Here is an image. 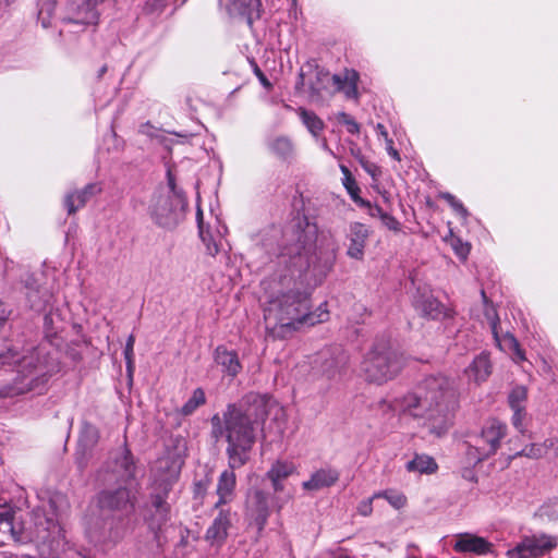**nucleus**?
Returning <instances> with one entry per match:
<instances>
[{"label": "nucleus", "mask_w": 558, "mask_h": 558, "mask_svg": "<svg viewBox=\"0 0 558 558\" xmlns=\"http://www.w3.org/2000/svg\"><path fill=\"white\" fill-rule=\"evenodd\" d=\"M339 480V472L332 468H323L314 471L307 481L302 483L306 492H318L335 485Z\"/></svg>", "instance_id": "obj_11"}, {"label": "nucleus", "mask_w": 558, "mask_h": 558, "mask_svg": "<svg viewBox=\"0 0 558 558\" xmlns=\"http://www.w3.org/2000/svg\"><path fill=\"white\" fill-rule=\"evenodd\" d=\"M375 498L369 497L367 499L362 500L356 508L359 514L363 517H369L373 513V500Z\"/></svg>", "instance_id": "obj_42"}, {"label": "nucleus", "mask_w": 558, "mask_h": 558, "mask_svg": "<svg viewBox=\"0 0 558 558\" xmlns=\"http://www.w3.org/2000/svg\"><path fill=\"white\" fill-rule=\"evenodd\" d=\"M101 191L98 184L92 183L83 190L69 194L65 197V206L69 214H74L78 208L83 207L87 199Z\"/></svg>", "instance_id": "obj_18"}, {"label": "nucleus", "mask_w": 558, "mask_h": 558, "mask_svg": "<svg viewBox=\"0 0 558 558\" xmlns=\"http://www.w3.org/2000/svg\"><path fill=\"white\" fill-rule=\"evenodd\" d=\"M8 315H9V313H8L7 308L2 304H0V328L3 326L4 322L7 320Z\"/></svg>", "instance_id": "obj_48"}, {"label": "nucleus", "mask_w": 558, "mask_h": 558, "mask_svg": "<svg viewBox=\"0 0 558 558\" xmlns=\"http://www.w3.org/2000/svg\"><path fill=\"white\" fill-rule=\"evenodd\" d=\"M181 201L172 195H160L153 199L149 207L151 218L161 227L170 228L178 223Z\"/></svg>", "instance_id": "obj_7"}, {"label": "nucleus", "mask_w": 558, "mask_h": 558, "mask_svg": "<svg viewBox=\"0 0 558 558\" xmlns=\"http://www.w3.org/2000/svg\"><path fill=\"white\" fill-rule=\"evenodd\" d=\"M270 149L279 157L287 158L293 153V145L287 137H278L270 144Z\"/></svg>", "instance_id": "obj_28"}, {"label": "nucleus", "mask_w": 558, "mask_h": 558, "mask_svg": "<svg viewBox=\"0 0 558 558\" xmlns=\"http://www.w3.org/2000/svg\"><path fill=\"white\" fill-rule=\"evenodd\" d=\"M469 380L481 384L490 376L492 363L488 354L481 353L474 357L472 363L464 371Z\"/></svg>", "instance_id": "obj_14"}, {"label": "nucleus", "mask_w": 558, "mask_h": 558, "mask_svg": "<svg viewBox=\"0 0 558 558\" xmlns=\"http://www.w3.org/2000/svg\"><path fill=\"white\" fill-rule=\"evenodd\" d=\"M133 497L131 487H121L112 492H104L100 496V504L110 509H124L131 504Z\"/></svg>", "instance_id": "obj_15"}, {"label": "nucleus", "mask_w": 558, "mask_h": 558, "mask_svg": "<svg viewBox=\"0 0 558 558\" xmlns=\"http://www.w3.org/2000/svg\"><path fill=\"white\" fill-rule=\"evenodd\" d=\"M232 7L240 14L245 15L251 24L254 17L259 16L262 2L260 0H232Z\"/></svg>", "instance_id": "obj_23"}, {"label": "nucleus", "mask_w": 558, "mask_h": 558, "mask_svg": "<svg viewBox=\"0 0 558 558\" xmlns=\"http://www.w3.org/2000/svg\"><path fill=\"white\" fill-rule=\"evenodd\" d=\"M231 526V514L222 511L214 520L213 524L206 532V539L211 544H221L228 536V531Z\"/></svg>", "instance_id": "obj_16"}, {"label": "nucleus", "mask_w": 558, "mask_h": 558, "mask_svg": "<svg viewBox=\"0 0 558 558\" xmlns=\"http://www.w3.org/2000/svg\"><path fill=\"white\" fill-rule=\"evenodd\" d=\"M417 307L428 317L436 318L440 313V304L438 301L428 296L417 304Z\"/></svg>", "instance_id": "obj_32"}, {"label": "nucleus", "mask_w": 558, "mask_h": 558, "mask_svg": "<svg viewBox=\"0 0 558 558\" xmlns=\"http://www.w3.org/2000/svg\"><path fill=\"white\" fill-rule=\"evenodd\" d=\"M332 81L338 90L344 93L348 98L357 97L359 74L354 70H345L342 75H333Z\"/></svg>", "instance_id": "obj_19"}, {"label": "nucleus", "mask_w": 558, "mask_h": 558, "mask_svg": "<svg viewBox=\"0 0 558 558\" xmlns=\"http://www.w3.org/2000/svg\"><path fill=\"white\" fill-rule=\"evenodd\" d=\"M154 506L156 507L157 510H161L163 512L167 511V508L165 507V500H163V497L160 496V495H157L155 498H154Z\"/></svg>", "instance_id": "obj_46"}, {"label": "nucleus", "mask_w": 558, "mask_h": 558, "mask_svg": "<svg viewBox=\"0 0 558 558\" xmlns=\"http://www.w3.org/2000/svg\"><path fill=\"white\" fill-rule=\"evenodd\" d=\"M35 524L36 532L34 538L36 541H45L47 538L48 532L57 527V524L53 519L43 520L39 515H37V521Z\"/></svg>", "instance_id": "obj_30"}, {"label": "nucleus", "mask_w": 558, "mask_h": 558, "mask_svg": "<svg viewBox=\"0 0 558 558\" xmlns=\"http://www.w3.org/2000/svg\"><path fill=\"white\" fill-rule=\"evenodd\" d=\"M373 498H384L397 510L404 508L408 501L407 496L403 493L395 489H386L375 493Z\"/></svg>", "instance_id": "obj_27"}, {"label": "nucleus", "mask_w": 558, "mask_h": 558, "mask_svg": "<svg viewBox=\"0 0 558 558\" xmlns=\"http://www.w3.org/2000/svg\"><path fill=\"white\" fill-rule=\"evenodd\" d=\"M247 515L251 524H254L258 532L265 527L269 517L268 497L263 490H256L247 501Z\"/></svg>", "instance_id": "obj_9"}, {"label": "nucleus", "mask_w": 558, "mask_h": 558, "mask_svg": "<svg viewBox=\"0 0 558 558\" xmlns=\"http://www.w3.org/2000/svg\"><path fill=\"white\" fill-rule=\"evenodd\" d=\"M323 148H324L325 150H328L329 153H332V151L329 149V147H328V145H327V142H326V141H324V143H323Z\"/></svg>", "instance_id": "obj_59"}, {"label": "nucleus", "mask_w": 558, "mask_h": 558, "mask_svg": "<svg viewBox=\"0 0 558 558\" xmlns=\"http://www.w3.org/2000/svg\"><path fill=\"white\" fill-rule=\"evenodd\" d=\"M361 165L362 167L364 168V170L369 174L372 175L373 179H376L379 174H380V169L378 166H376L375 163H369V162H366V161H361Z\"/></svg>", "instance_id": "obj_45"}, {"label": "nucleus", "mask_w": 558, "mask_h": 558, "mask_svg": "<svg viewBox=\"0 0 558 558\" xmlns=\"http://www.w3.org/2000/svg\"><path fill=\"white\" fill-rule=\"evenodd\" d=\"M233 470L234 469L222 472L219 477L217 485V494L219 496L218 505L226 504L231 500L235 487V474Z\"/></svg>", "instance_id": "obj_21"}, {"label": "nucleus", "mask_w": 558, "mask_h": 558, "mask_svg": "<svg viewBox=\"0 0 558 558\" xmlns=\"http://www.w3.org/2000/svg\"><path fill=\"white\" fill-rule=\"evenodd\" d=\"M543 454V451L542 449H537V453H534L535 457H541Z\"/></svg>", "instance_id": "obj_60"}, {"label": "nucleus", "mask_w": 558, "mask_h": 558, "mask_svg": "<svg viewBox=\"0 0 558 558\" xmlns=\"http://www.w3.org/2000/svg\"><path fill=\"white\" fill-rule=\"evenodd\" d=\"M350 196L352 197V199L359 205V206H363L366 204V201L361 198L359 196V192H353V193H349Z\"/></svg>", "instance_id": "obj_49"}, {"label": "nucleus", "mask_w": 558, "mask_h": 558, "mask_svg": "<svg viewBox=\"0 0 558 558\" xmlns=\"http://www.w3.org/2000/svg\"><path fill=\"white\" fill-rule=\"evenodd\" d=\"M486 317L490 325L498 348L501 351L508 353L514 363H521L525 361L524 351L521 349L520 343L518 342L513 335L507 332L502 336H499L497 330L498 317L493 307L487 308Z\"/></svg>", "instance_id": "obj_8"}, {"label": "nucleus", "mask_w": 558, "mask_h": 558, "mask_svg": "<svg viewBox=\"0 0 558 558\" xmlns=\"http://www.w3.org/2000/svg\"><path fill=\"white\" fill-rule=\"evenodd\" d=\"M400 356L386 345H376L366 353L361 363V374L369 383L384 384L401 369Z\"/></svg>", "instance_id": "obj_4"}, {"label": "nucleus", "mask_w": 558, "mask_h": 558, "mask_svg": "<svg viewBox=\"0 0 558 558\" xmlns=\"http://www.w3.org/2000/svg\"><path fill=\"white\" fill-rule=\"evenodd\" d=\"M214 357L215 362L222 367V371L228 376H236L242 368L238 354L234 351H229L223 347H218L215 350Z\"/></svg>", "instance_id": "obj_17"}, {"label": "nucleus", "mask_w": 558, "mask_h": 558, "mask_svg": "<svg viewBox=\"0 0 558 558\" xmlns=\"http://www.w3.org/2000/svg\"><path fill=\"white\" fill-rule=\"evenodd\" d=\"M377 130H378L379 134L385 138V141L390 140L388 137V133L383 124H377Z\"/></svg>", "instance_id": "obj_50"}, {"label": "nucleus", "mask_w": 558, "mask_h": 558, "mask_svg": "<svg viewBox=\"0 0 558 558\" xmlns=\"http://www.w3.org/2000/svg\"><path fill=\"white\" fill-rule=\"evenodd\" d=\"M307 307V300L301 293L276 290L264 302L266 328L283 337L300 328L301 312Z\"/></svg>", "instance_id": "obj_3"}, {"label": "nucleus", "mask_w": 558, "mask_h": 558, "mask_svg": "<svg viewBox=\"0 0 558 558\" xmlns=\"http://www.w3.org/2000/svg\"><path fill=\"white\" fill-rule=\"evenodd\" d=\"M206 402V395L205 391L202 388H196L193 390L191 397L187 399V401L183 404L180 412L181 414L187 416L193 414L197 408L205 404Z\"/></svg>", "instance_id": "obj_26"}, {"label": "nucleus", "mask_w": 558, "mask_h": 558, "mask_svg": "<svg viewBox=\"0 0 558 558\" xmlns=\"http://www.w3.org/2000/svg\"><path fill=\"white\" fill-rule=\"evenodd\" d=\"M9 541L24 542L25 538L16 534L12 519L8 514L0 513V545H4Z\"/></svg>", "instance_id": "obj_22"}, {"label": "nucleus", "mask_w": 558, "mask_h": 558, "mask_svg": "<svg viewBox=\"0 0 558 558\" xmlns=\"http://www.w3.org/2000/svg\"><path fill=\"white\" fill-rule=\"evenodd\" d=\"M76 21L83 24H96L98 21V13L94 10V8L87 5L84 15L78 13Z\"/></svg>", "instance_id": "obj_41"}, {"label": "nucleus", "mask_w": 558, "mask_h": 558, "mask_svg": "<svg viewBox=\"0 0 558 558\" xmlns=\"http://www.w3.org/2000/svg\"><path fill=\"white\" fill-rule=\"evenodd\" d=\"M53 8H54V0H46L44 3H41L39 12H38V16H39V20L44 27L49 26L50 23H49L48 17L52 13Z\"/></svg>", "instance_id": "obj_37"}, {"label": "nucleus", "mask_w": 558, "mask_h": 558, "mask_svg": "<svg viewBox=\"0 0 558 558\" xmlns=\"http://www.w3.org/2000/svg\"><path fill=\"white\" fill-rule=\"evenodd\" d=\"M32 389H33V385L32 384H27V387L26 388H21L20 392H25V391H28V390H32Z\"/></svg>", "instance_id": "obj_57"}, {"label": "nucleus", "mask_w": 558, "mask_h": 558, "mask_svg": "<svg viewBox=\"0 0 558 558\" xmlns=\"http://www.w3.org/2000/svg\"><path fill=\"white\" fill-rule=\"evenodd\" d=\"M98 429L89 423H84L81 430L80 444L85 447H93L98 441Z\"/></svg>", "instance_id": "obj_29"}, {"label": "nucleus", "mask_w": 558, "mask_h": 558, "mask_svg": "<svg viewBox=\"0 0 558 558\" xmlns=\"http://www.w3.org/2000/svg\"><path fill=\"white\" fill-rule=\"evenodd\" d=\"M557 546V539L547 534L524 537L514 547L507 550L508 558H536L544 556Z\"/></svg>", "instance_id": "obj_6"}, {"label": "nucleus", "mask_w": 558, "mask_h": 558, "mask_svg": "<svg viewBox=\"0 0 558 558\" xmlns=\"http://www.w3.org/2000/svg\"><path fill=\"white\" fill-rule=\"evenodd\" d=\"M298 474V466L288 460H277L266 473V477L271 482L276 493L284 489L283 481L289 476Z\"/></svg>", "instance_id": "obj_12"}, {"label": "nucleus", "mask_w": 558, "mask_h": 558, "mask_svg": "<svg viewBox=\"0 0 558 558\" xmlns=\"http://www.w3.org/2000/svg\"><path fill=\"white\" fill-rule=\"evenodd\" d=\"M333 558H355V557H352V556L348 555L345 551L341 550V551L337 553Z\"/></svg>", "instance_id": "obj_54"}, {"label": "nucleus", "mask_w": 558, "mask_h": 558, "mask_svg": "<svg viewBox=\"0 0 558 558\" xmlns=\"http://www.w3.org/2000/svg\"><path fill=\"white\" fill-rule=\"evenodd\" d=\"M258 76H259V80L262 82V84L266 87H270V84L269 82L267 81V78L262 74V73H258Z\"/></svg>", "instance_id": "obj_55"}, {"label": "nucleus", "mask_w": 558, "mask_h": 558, "mask_svg": "<svg viewBox=\"0 0 558 558\" xmlns=\"http://www.w3.org/2000/svg\"><path fill=\"white\" fill-rule=\"evenodd\" d=\"M453 397L448 378L429 377L405 398V408L413 416L425 418L432 433L440 435L450 424L449 404Z\"/></svg>", "instance_id": "obj_1"}, {"label": "nucleus", "mask_w": 558, "mask_h": 558, "mask_svg": "<svg viewBox=\"0 0 558 558\" xmlns=\"http://www.w3.org/2000/svg\"><path fill=\"white\" fill-rule=\"evenodd\" d=\"M506 435V425L492 420L484 426L478 444L468 451V463L476 464L487 457L494 454L499 448L500 440Z\"/></svg>", "instance_id": "obj_5"}, {"label": "nucleus", "mask_w": 558, "mask_h": 558, "mask_svg": "<svg viewBox=\"0 0 558 558\" xmlns=\"http://www.w3.org/2000/svg\"><path fill=\"white\" fill-rule=\"evenodd\" d=\"M449 243L460 258H466L470 253V244L468 242H463L461 239L451 235Z\"/></svg>", "instance_id": "obj_35"}, {"label": "nucleus", "mask_w": 558, "mask_h": 558, "mask_svg": "<svg viewBox=\"0 0 558 558\" xmlns=\"http://www.w3.org/2000/svg\"><path fill=\"white\" fill-rule=\"evenodd\" d=\"M170 485V482L169 481H166L163 484H160V486H162V490L166 493V490L168 489Z\"/></svg>", "instance_id": "obj_58"}, {"label": "nucleus", "mask_w": 558, "mask_h": 558, "mask_svg": "<svg viewBox=\"0 0 558 558\" xmlns=\"http://www.w3.org/2000/svg\"><path fill=\"white\" fill-rule=\"evenodd\" d=\"M276 414L280 415L282 418L284 417V412L281 408L275 405Z\"/></svg>", "instance_id": "obj_56"}, {"label": "nucleus", "mask_w": 558, "mask_h": 558, "mask_svg": "<svg viewBox=\"0 0 558 558\" xmlns=\"http://www.w3.org/2000/svg\"><path fill=\"white\" fill-rule=\"evenodd\" d=\"M340 170L343 174L342 184L348 191V193L360 192L356 181L353 178L350 170L348 169V167H345L344 165H340Z\"/></svg>", "instance_id": "obj_36"}, {"label": "nucleus", "mask_w": 558, "mask_h": 558, "mask_svg": "<svg viewBox=\"0 0 558 558\" xmlns=\"http://www.w3.org/2000/svg\"><path fill=\"white\" fill-rule=\"evenodd\" d=\"M512 425L519 430L524 432V418H525V408H517L512 409Z\"/></svg>", "instance_id": "obj_40"}, {"label": "nucleus", "mask_w": 558, "mask_h": 558, "mask_svg": "<svg viewBox=\"0 0 558 558\" xmlns=\"http://www.w3.org/2000/svg\"><path fill=\"white\" fill-rule=\"evenodd\" d=\"M32 361H33V357H29V359H27V357H23V360H22V361H17V362H19V363L21 364V366L24 368V367H26V366L31 365V364H32Z\"/></svg>", "instance_id": "obj_53"}, {"label": "nucleus", "mask_w": 558, "mask_h": 558, "mask_svg": "<svg viewBox=\"0 0 558 558\" xmlns=\"http://www.w3.org/2000/svg\"><path fill=\"white\" fill-rule=\"evenodd\" d=\"M298 113L303 124L313 136L317 137L323 132L325 126L324 122L314 112L299 108Z\"/></svg>", "instance_id": "obj_24"}, {"label": "nucleus", "mask_w": 558, "mask_h": 558, "mask_svg": "<svg viewBox=\"0 0 558 558\" xmlns=\"http://www.w3.org/2000/svg\"><path fill=\"white\" fill-rule=\"evenodd\" d=\"M527 398V390L523 386H518L512 389L509 395V405L511 409L525 408V401Z\"/></svg>", "instance_id": "obj_31"}, {"label": "nucleus", "mask_w": 558, "mask_h": 558, "mask_svg": "<svg viewBox=\"0 0 558 558\" xmlns=\"http://www.w3.org/2000/svg\"><path fill=\"white\" fill-rule=\"evenodd\" d=\"M307 310H302L300 327L302 325L314 326L319 323H324L329 318V312L327 304H320L313 313H306Z\"/></svg>", "instance_id": "obj_25"}, {"label": "nucleus", "mask_w": 558, "mask_h": 558, "mask_svg": "<svg viewBox=\"0 0 558 558\" xmlns=\"http://www.w3.org/2000/svg\"><path fill=\"white\" fill-rule=\"evenodd\" d=\"M369 231L366 226L354 222L350 227V245L348 247V255L355 259H362L364 255V247L368 238Z\"/></svg>", "instance_id": "obj_13"}, {"label": "nucleus", "mask_w": 558, "mask_h": 558, "mask_svg": "<svg viewBox=\"0 0 558 558\" xmlns=\"http://www.w3.org/2000/svg\"><path fill=\"white\" fill-rule=\"evenodd\" d=\"M452 547L460 554L485 555L492 550V544L486 538L472 533L457 534Z\"/></svg>", "instance_id": "obj_10"}, {"label": "nucleus", "mask_w": 558, "mask_h": 558, "mask_svg": "<svg viewBox=\"0 0 558 558\" xmlns=\"http://www.w3.org/2000/svg\"><path fill=\"white\" fill-rule=\"evenodd\" d=\"M362 207L367 209V214L373 218H379L384 216L385 211L377 205L371 204L368 201H366V204Z\"/></svg>", "instance_id": "obj_44"}, {"label": "nucleus", "mask_w": 558, "mask_h": 558, "mask_svg": "<svg viewBox=\"0 0 558 558\" xmlns=\"http://www.w3.org/2000/svg\"><path fill=\"white\" fill-rule=\"evenodd\" d=\"M207 250H208L209 254L216 255L218 253V251H219V247H218V245L216 243H214L213 245L208 244L207 245Z\"/></svg>", "instance_id": "obj_52"}, {"label": "nucleus", "mask_w": 558, "mask_h": 558, "mask_svg": "<svg viewBox=\"0 0 558 558\" xmlns=\"http://www.w3.org/2000/svg\"><path fill=\"white\" fill-rule=\"evenodd\" d=\"M408 472L417 474H433L437 471L438 465L435 460L427 454H415L412 460L405 464Z\"/></svg>", "instance_id": "obj_20"}, {"label": "nucleus", "mask_w": 558, "mask_h": 558, "mask_svg": "<svg viewBox=\"0 0 558 558\" xmlns=\"http://www.w3.org/2000/svg\"><path fill=\"white\" fill-rule=\"evenodd\" d=\"M337 120L339 123L343 124L347 128V131L351 134H357L360 132L359 123L352 119L349 114L344 112H340L337 116Z\"/></svg>", "instance_id": "obj_38"}, {"label": "nucleus", "mask_w": 558, "mask_h": 558, "mask_svg": "<svg viewBox=\"0 0 558 558\" xmlns=\"http://www.w3.org/2000/svg\"><path fill=\"white\" fill-rule=\"evenodd\" d=\"M381 223L389 230L391 231H399L400 230V223L399 221L392 217L391 215H389L388 213H385L384 216L381 217Z\"/></svg>", "instance_id": "obj_43"}, {"label": "nucleus", "mask_w": 558, "mask_h": 558, "mask_svg": "<svg viewBox=\"0 0 558 558\" xmlns=\"http://www.w3.org/2000/svg\"><path fill=\"white\" fill-rule=\"evenodd\" d=\"M257 421L251 412H244L235 405H228L222 414L211 417V433L215 438H225L228 442L227 454L230 469L244 465L255 444Z\"/></svg>", "instance_id": "obj_2"}, {"label": "nucleus", "mask_w": 558, "mask_h": 558, "mask_svg": "<svg viewBox=\"0 0 558 558\" xmlns=\"http://www.w3.org/2000/svg\"><path fill=\"white\" fill-rule=\"evenodd\" d=\"M539 514L549 520L558 519V498L547 500L539 508Z\"/></svg>", "instance_id": "obj_33"}, {"label": "nucleus", "mask_w": 558, "mask_h": 558, "mask_svg": "<svg viewBox=\"0 0 558 558\" xmlns=\"http://www.w3.org/2000/svg\"><path fill=\"white\" fill-rule=\"evenodd\" d=\"M441 198H444L459 216H461L463 219L466 218V209L463 207L462 203L459 202L453 195L444 193L441 194Z\"/></svg>", "instance_id": "obj_39"}, {"label": "nucleus", "mask_w": 558, "mask_h": 558, "mask_svg": "<svg viewBox=\"0 0 558 558\" xmlns=\"http://www.w3.org/2000/svg\"><path fill=\"white\" fill-rule=\"evenodd\" d=\"M124 466H125V473L128 475H131L132 474V463L129 461V458L126 456L124 457Z\"/></svg>", "instance_id": "obj_51"}, {"label": "nucleus", "mask_w": 558, "mask_h": 558, "mask_svg": "<svg viewBox=\"0 0 558 558\" xmlns=\"http://www.w3.org/2000/svg\"><path fill=\"white\" fill-rule=\"evenodd\" d=\"M134 343H135L134 336L133 335L129 336V338L126 340L125 348H124V357L126 361V369H128V373L130 376L132 375V373L134 371V353H133Z\"/></svg>", "instance_id": "obj_34"}, {"label": "nucleus", "mask_w": 558, "mask_h": 558, "mask_svg": "<svg viewBox=\"0 0 558 558\" xmlns=\"http://www.w3.org/2000/svg\"><path fill=\"white\" fill-rule=\"evenodd\" d=\"M386 143H387V150H388V154H389L392 158H395V159L399 160V159H400V157H399V153L393 148V146H392V141H391V140H387V141H386Z\"/></svg>", "instance_id": "obj_47"}, {"label": "nucleus", "mask_w": 558, "mask_h": 558, "mask_svg": "<svg viewBox=\"0 0 558 558\" xmlns=\"http://www.w3.org/2000/svg\"><path fill=\"white\" fill-rule=\"evenodd\" d=\"M407 558H414V557H407Z\"/></svg>", "instance_id": "obj_61"}]
</instances>
